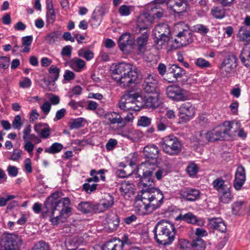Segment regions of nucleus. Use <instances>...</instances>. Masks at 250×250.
Here are the masks:
<instances>
[{
    "label": "nucleus",
    "instance_id": "nucleus-44",
    "mask_svg": "<svg viewBox=\"0 0 250 250\" xmlns=\"http://www.w3.org/2000/svg\"><path fill=\"white\" fill-rule=\"evenodd\" d=\"M107 222L108 228L110 229L113 230L116 229L119 226L120 219L117 216L114 215L111 218H108Z\"/></svg>",
    "mask_w": 250,
    "mask_h": 250
},
{
    "label": "nucleus",
    "instance_id": "nucleus-52",
    "mask_svg": "<svg viewBox=\"0 0 250 250\" xmlns=\"http://www.w3.org/2000/svg\"><path fill=\"white\" fill-rule=\"evenodd\" d=\"M97 184H93L90 185L89 183H85L83 186V190L87 193L90 194L97 189Z\"/></svg>",
    "mask_w": 250,
    "mask_h": 250
},
{
    "label": "nucleus",
    "instance_id": "nucleus-62",
    "mask_svg": "<svg viewBox=\"0 0 250 250\" xmlns=\"http://www.w3.org/2000/svg\"><path fill=\"white\" fill-rule=\"evenodd\" d=\"M244 202L243 201H237L232 205V210L234 214H237L238 211L241 208Z\"/></svg>",
    "mask_w": 250,
    "mask_h": 250
},
{
    "label": "nucleus",
    "instance_id": "nucleus-25",
    "mask_svg": "<svg viewBox=\"0 0 250 250\" xmlns=\"http://www.w3.org/2000/svg\"><path fill=\"white\" fill-rule=\"evenodd\" d=\"M124 244L119 240H114L106 242L102 247V250H123Z\"/></svg>",
    "mask_w": 250,
    "mask_h": 250
},
{
    "label": "nucleus",
    "instance_id": "nucleus-51",
    "mask_svg": "<svg viewBox=\"0 0 250 250\" xmlns=\"http://www.w3.org/2000/svg\"><path fill=\"white\" fill-rule=\"evenodd\" d=\"M231 122L232 123V125L235 123L236 126L239 128L238 129V136L240 138H241L242 139H244L246 138L247 133L244 131V129L240 127L241 124L238 121H231Z\"/></svg>",
    "mask_w": 250,
    "mask_h": 250
},
{
    "label": "nucleus",
    "instance_id": "nucleus-6",
    "mask_svg": "<svg viewBox=\"0 0 250 250\" xmlns=\"http://www.w3.org/2000/svg\"><path fill=\"white\" fill-rule=\"evenodd\" d=\"M159 144L166 153L171 156H177L182 151V144L174 135L165 136L161 139Z\"/></svg>",
    "mask_w": 250,
    "mask_h": 250
},
{
    "label": "nucleus",
    "instance_id": "nucleus-13",
    "mask_svg": "<svg viewBox=\"0 0 250 250\" xmlns=\"http://www.w3.org/2000/svg\"><path fill=\"white\" fill-rule=\"evenodd\" d=\"M144 91L146 93L151 94L159 93L158 80L156 75H149L144 80L142 85Z\"/></svg>",
    "mask_w": 250,
    "mask_h": 250
},
{
    "label": "nucleus",
    "instance_id": "nucleus-37",
    "mask_svg": "<svg viewBox=\"0 0 250 250\" xmlns=\"http://www.w3.org/2000/svg\"><path fill=\"white\" fill-rule=\"evenodd\" d=\"M62 33L59 31H55L48 34L45 40L46 42L50 44H54L57 41V39L61 36Z\"/></svg>",
    "mask_w": 250,
    "mask_h": 250
},
{
    "label": "nucleus",
    "instance_id": "nucleus-4",
    "mask_svg": "<svg viewBox=\"0 0 250 250\" xmlns=\"http://www.w3.org/2000/svg\"><path fill=\"white\" fill-rule=\"evenodd\" d=\"M154 238L160 245L166 247L172 244L175 239V228L173 224L166 220H162L156 225Z\"/></svg>",
    "mask_w": 250,
    "mask_h": 250
},
{
    "label": "nucleus",
    "instance_id": "nucleus-28",
    "mask_svg": "<svg viewBox=\"0 0 250 250\" xmlns=\"http://www.w3.org/2000/svg\"><path fill=\"white\" fill-rule=\"evenodd\" d=\"M155 124L158 131H165L169 126V123L167 117L161 115L155 118Z\"/></svg>",
    "mask_w": 250,
    "mask_h": 250
},
{
    "label": "nucleus",
    "instance_id": "nucleus-50",
    "mask_svg": "<svg viewBox=\"0 0 250 250\" xmlns=\"http://www.w3.org/2000/svg\"><path fill=\"white\" fill-rule=\"evenodd\" d=\"M10 59L7 56L0 57V67L3 69H7L10 64Z\"/></svg>",
    "mask_w": 250,
    "mask_h": 250
},
{
    "label": "nucleus",
    "instance_id": "nucleus-39",
    "mask_svg": "<svg viewBox=\"0 0 250 250\" xmlns=\"http://www.w3.org/2000/svg\"><path fill=\"white\" fill-rule=\"evenodd\" d=\"M151 170H153V175H155L157 180H160L164 176L167 174V171L165 168L153 166L152 167H150Z\"/></svg>",
    "mask_w": 250,
    "mask_h": 250
},
{
    "label": "nucleus",
    "instance_id": "nucleus-61",
    "mask_svg": "<svg viewBox=\"0 0 250 250\" xmlns=\"http://www.w3.org/2000/svg\"><path fill=\"white\" fill-rule=\"evenodd\" d=\"M31 85V81L29 78L25 77L22 81L20 82V87L25 88L29 87Z\"/></svg>",
    "mask_w": 250,
    "mask_h": 250
},
{
    "label": "nucleus",
    "instance_id": "nucleus-56",
    "mask_svg": "<svg viewBox=\"0 0 250 250\" xmlns=\"http://www.w3.org/2000/svg\"><path fill=\"white\" fill-rule=\"evenodd\" d=\"M119 12L122 16H128L130 14L129 7L126 5H123L119 9Z\"/></svg>",
    "mask_w": 250,
    "mask_h": 250
},
{
    "label": "nucleus",
    "instance_id": "nucleus-58",
    "mask_svg": "<svg viewBox=\"0 0 250 250\" xmlns=\"http://www.w3.org/2000/svg\"><path fill=\"white\" fill-rule=\"evenodd\" d=\"M50 134V128L47 125L45 126L41 132L40 133L39 135L43 139H46L49 137Z\"/></svg>",
    "mask_w": 250,
    "mask_h": 250
},
{
    "label": "nucleus",
    "instance_id": "nucleus-18",
    "mask_svg": "<svg viewBox=\"0 0 250 250\" xmlns=\"http://www.w3.org/2000/svg\"><path fill=\"white\" fill-rule=\"evenodd\" d=\"M237 59L235 55L228 56L224 60L221 64L222 70L226 72L227 74L233 72L237 66Z\"/></svg>",
    "mask_w": 250,
    "mask_h": 250
},
{
    "label": "nucleus",
    "instance_id": "nucleus-35",
    "mask_svg": "<svg viewBox=\"0 0 250 250\" xmlns=\"http://www.w3.org/2000/svg\"><path fill=\"white\" fill-rule=\"evenodd\" d=\"M240 59L242 63L249 69H250V51L243 49L240 55Z\"/></svg>",
    "mask_w": 250,
    "mask_h": 250
},
{
    "label": "nucleus",
    "instance_id": "nucleus-7",
    "mask_svg": "<svg viewBox=\"0 0 250 250\" xmlns=\"http://www.w3.org/2000/svg\"><path fill=\"white\" fill-rule=\"evenodd\" d=\"M153 34L157 44L162 46L167 42L170 38V30L169 25L165 23H161L155 27Z\"/></svg>",
    "mask_w": 250,
    "mask_h": 250
},
{
    "label": "nucleus",
    "instance_id": "nucleus-26",
    "mask_svg": "<svg viewBox=\"0 0 250 250\" xmlns=\"http://www.w3.org/2000/svg\"><path fill=\"white\" fill-rule=\"evenodd\" d=\"M133 98H131V92H128L124 95L121 101L119 103V107L122 110L125 111H133V109H128L125 107V105H129V106H134V104L133 102Z\"/></svg>",
    "mask_w": 250,
    "mask_h": 250
},
{
    "label": "nucleus",
    "instance_id": "nucleus-38",
    "mask_svg": "<svg viewBox=\"0 0 250 250\" xmlns=\"http://www.w3.org/2000/svg\"><path fill=\"white\" fill-rule=\"evenodd\" d=\"M134 185L129 181H124L121 183L120 190L124 195L127 194L130 192H132L134 189Z\"/></svg>",
    "mask_w": 250,
    "mask_h": 250
},
{
    "label": "nucleus",
    "instance_id": "nucleus-47",
    "mask_svg": "<svg viewBox=\"0 0 250 250\" xmlns=\"http://www.w3.org/2000/svg\"><path fill=\"white\" fill-rule=\"evenodd\" d=\"M78 55L79 56L85 59L87 61H89L94 57L93 53L89 50H85L84 49H81L79 51Z\"/></svg>",
    "mask_w": 250,
    "mask_h": 250
},
{
    "label": "nucleus",
    "instance_id": "nucleus-54",
    "mask_svg": "<svg viewBox=\"0 0 250 250\" xmlns=\"http://www.w3.org/2000/svg\"><path fill=\"white\" fill-rule=\"evenodd\" d=\"M195 64L201 68L209 67L210 64L209 62L203 58H198L197 59Z\"/></svg>",
    "mask_w": 250,
    "mask_h": 250
},
{
    "label": "nucleus",
    "instance_id": "nucleus-3",
    "mask_svg": "<svg viewBox=\"0 0 250 250\" xmlns=\"http://www.w3.org/2000/svg\"><path fill=\"white\" fill-rule=\"evenodd\" d=\"M112 78L121 86L127 87L137 83L142 79L137 69L131 64L124 62L116 65L112 73Z\"/></svg>",
    "mask_w": 250,
    "mask_h": 250
},
{
    "label": "nucleus",
    "instance_id": "nucleus-8",
    "mask_svg": "<svg viewBox=\"0 0 250 250\" xmlns=\"http://www.w3.org/2000/svg\"><path fill=\"white\" fill-rule=\"evenodd\" d=\"M232 123L227 122L225 124L228 126L227 128H215L206 134V138L208 142H215L218 140H224L227 136L229 135L231 129L232 128Z\"/></svg>",
    "mask_w": 250,
    "mask_h": 250
},
{
    "label": "nucleus",
    "instance_id": "nucleus-40",
    "mask_svg": "<svg viewBox=\"0 0 250 250\" xmlns=\"http://www.w3.org/2000/svg\"><path fill=\"white\" fill-rule=\"evenodd\" d=\"M238 36L241 41L250 40V27H241L239 30Z\"/></svg>",
    "mask_w": 250,
    "mask_h": 250
},
{
    "label": "nucleus",
    "instance_id": "nucleus-23",
    "mask_svg": "<svg viewBox=\"0 0 250 250\" xmlns=\"http://www.w3.org/2000/svg\"><path fill=\"white\" fill-rule=\"evenodd\" d=\"M208 225L209 228L216 229L221 232L227 230V227L222 219L220 218H208Z\"/></svg>",
    "mask_w": 250,
    "mask_h": 250
},
{
    "label": "nucleus",
    "instance_id": "nucleus-53",
    "mask_svg": "<svg viewBox=\"0 0 250 250\" xmlns=\"http://www.w3.org/2000/svg\"><path fill=\"white\" fill-rule=\"evenodd\" d=\"M187 170L189 175L193 176L198 172V167L194 163L190 164L187 167Z\"/></svg>",
    "mask_w": 250,
    "mask_h": 250
},
{
    "label": "nucleus",
    "instance_id": "nucleus-2",
    "mask_svg": "<svg viewBox=\"0 0 250 250\" xmlns=\"http://www.w3.org/2000/svg\"><path fill=\"white\" fill-rule=\"evenodd\" d=\"M61 195V192H54L47 198L44 204L46 209L44 212L51 213L50 220L54 225L63 222L62 216L65 218L72 209L69 198L64 197L59 199Z\"/></svg>",
    "mask_w": 250,
    "mask_h": 250
},
{
    "label": "nucleus",
    "instance_id": "nucleus-9",
    "mask_svg": "<svg viewBox=\"0 0 250 250\" xmlns=\"http://www.w3.org/2000/svg\"><path fill=\"white\" fill-rule=\"evenodd\" d=\"M166 94L168 97L175 101H185L188 99L186 91L178 85L167 86L166 88Z\"/></svg>",
    "mask_w": 250,
    "mask_h": 250
},
{
    "label": "nucleus",
    "instance_id": "nucleus-49",
    "mask_svg": "<svg viewBox=\"0 0 250 250\" xmlns=\"http://www.w3.org/2000/svg\"><path fill=\"white\" fill-rule=\"evenodd\" d=\"M151 123V119L146 116H142L138 120L137 125L143 127L148 126Z\"/></svg>",
    "mask_w": 250,
    "mask_h": 250
},
{
    "label": "nucleus",
    "instance_id": "nucleus-57",
    "mask_svg": "<svg viewBox=\"0 0 250 250\" xmlns=\"http://www.w3.org/2000/svg\"><path fill=\"white\" fill-rule=\"evenodd\" d=\"M22 125L21 118L20 115H16L12 122V126L15 129H20Z\"/></svg>",
    "mask_w": 250,
    "mask_h": 250
},
{
    "label": "nucleus",
    "instance_id": "nucleus-63",
    "mask_svg": "<svg viewBox=\"0 0 250 250\" xmlns=\"http://www.w3.org/2000/svg\"><path fill=\"white\" fill-rule=\"evenodd\" d=\"M75 77V74L72 72L68 70H65L63 75L64 80L67 81H69L74 79Z\"/></svg>",
    "mask_w": 250,
    "mask_h": 250
},
{
    "label": "nucleus",
    "instance_id": "nucleus-24",
    "mask_svg": "<svg viewBox=\"0 0 250 250\" xmlns=\"http://www.w3.org/2000/svg\"><path fill=\"white\" fill-rule=\"evenodd\" d=\"M105 118L109 121L110 124L122 125L123 126L125 125L124 118L117 112H108L105 114Z\"/></svg>",
    "mask_w": 250,
    "mask_h": 250
},
{
    "label": "nucleus",
    "instance_id": "nucleus-14",
    "mask_svg": "<svg viewBox=\"0 0 250 250\" xmlns=\"http://www.w3.org/2000/svg\"><path fill=\"white\" fill-rule=\"evenodd\" d=\"M22 244L21 238L14 234H8L3 241L1 250H19V246Z\"/></svg>",
    "mask_w": 250,
    "mask_h": 250
},
{
    "label": "nucleus",
    "instance_id": "nucleus-20",
    "mask_svg": "<svg viewBox=\"0 0 250 250\" xmlns=\"http://www.w3.org/2000/svg\"><path fill=\"white\" fill-rule=\"evenodd\" d=\"M78 209L83 213H89L92 212H101L100 205H94L90 202H82L78 206Z\"/></svg>",
    "mask_w": 250,
    "mask_h": 250
},
{
    "label": "nucleus",
    "instance_id": "nucleus-48",
    "mask_svg": "<svg viewBox=\"0 0 250 250\" xmlns=\"http://www.w3.org/2000/svg\"><path fill=\"white\" fill-rule=\"evenodd\" d=\"M83 121L84 119L83 118H78L72 120L69 123V126L71 129L79 128L82 126Z\"/></svg>",
    "mask_w": 250,
    "mask_h": 250
},
{
    "label": "nucleus",
    "instance_id": "nucleus-60",
    "mask_svg": "<svg viewBox=\"0 0 250 250\" xmlns=\"http://www.w3.org/2000/svg\"><path fill=\"white\" fill-rule=\"evenodd\" d=\"M195 30L197 32L205 35L208 32L209 29L205 25L198 24L195 27Z\"/></svg>",
    "mask_w": 250,
    "mask_h": 250
},
{
    "label": "nucleus",
    "instance_id": "nucleus-45",
    "mask_svg": "<svg viewBox=\"0 0 250 250\" xmlns=\"http://www.w3.org/2000/svg\"><path fill=\"white\" fill-rule=\"evenodd\" d=\"M211 13L215 18L222 19L225 16V10L223 8L216 7L212 10Z\"/></svg>",
    "mask_w": 250,
    "mask_h": 250
},
{
    "label": "nucleus",
    "instance_id": "nucleus-43",
    "mask_svg": "<svg viewBox=\"0 0 250 250\" xmlns=\"http://www.w3.org/2000/svg\"><path fill=\"white\" fill-rule=\"evenodd\" d=\"M33 40L32 36H28L22 38V45L24 46L22 50L23 52H29L30 48V46L31 45Z\"/></svg>",
    "mask_w": 250,
    "mask_h": 250
},
{
    "label": "nucleus",
    "instance_id": "nucleus-29",
    "mask_svg": "<svg viewBox=\"0 0 250 250\" xmlns=\"http://www.w3.org/2000/svg\"><path fill=\"white\" fill-rule=\"evenodd\" d=\"M114 204V198L109 194H105L104 198L101 200L100 203V208L102 209L101 211L107 209L111 207Z\"/></svg>",
    "mask_w": 250,
    "mask_h": 250
},
{
    "label": "nucleus",
    "instance_id": "nucleus-41",
    "mask_svg": "<svg viewBox=\"0 0 250 250\" xmlns=\"http://www.w3.org/2000/svg\"><path fill=\"white\" fill-rule=\"evenodd\" d=\"M190 245L195 250H204L206 248L205 243L202 239L199 237L193 239Z\"/></svg>",
    "mask_w": 250,
    "mask_h": 250
},
{
    "label": "nucleus",
    "instance_id": "nucleus-5",
    "mask_svg": "<svg viewBox=\"0 0 250 250\" xmlns=\"http://www.w3.org/2000/svg\"><path fill=\"white\" fill-rule=\"evenodd\" d=\"M165 3H159L157 0L151 5L148 12L142 15L138 19V27L140 30H146L151 26L154 19H160L164 16V9L161 5Z\"/></svg>",
    "mask_w": 250,
    "mask_h": 250
},
{
    "label": "nucleus",
    "instance_id": "nucleus-27",
    "mask_svg": "<svg viewBox=\"0 0 250 250\" xmlns=\"http://www.w3.org/2000/svg\"><path fill=\"white\" fill-rule=\"evenodd\" d=\"M149 34L147 31L145 32L137 39L138 53H144L146 50V46L147 44Z\"/></svg>",
    "mask_w": 250,
    "mask_h": 250
},
{
    "label": "nucleus",
    "instance_id": "nucleus-64",
    "mask_svg": "<svg viewBox=\"0 0 250 250\" xmlns=\"http://www.w3.org/2000/svg\"><path fill=\"white\" fill-rule=\"evenodd\" d=\"M7 171L10 176L16 177L18 175V169L15 166H9L7 167Z\"/></svg>",
    "mask_w": 250,
    "mask_h": 250
},
{
    "label": "nucleus",
    "instance_id": "nucleus-15",
    "mask_svg": "<svg viewBox=\"0 0 250 250\" xmlns=\"http://www.w3.org/2000/svg\"><path fill=\"white\" fill-rule=\"evenodd\" d=\"M135 39L129 33H125L118 39V44L121 50L125 51L128 47L133 48L135 45Z\"/></svg>",
    "mask_w": 250,
    "mask_h": 250
},
{
    "label": "nucleus",
    "instance_id": "nucleus-30",
    "mask_svg": "<svg viewBox=\"0 0 250 250\" xmlns=\"http://www.w3.org/2000/svg\"><path fill=\"white\" fill-rule=\"evenodd\" d=\"M219 200L223 204H228L232 200L233 196L231 194L230 188L225 189L218 193Z\"/></svg>",
    "mask_w": 250,
    "mask_h": 250
},
{
    "label": "nucleus",
    "instance_id": "nucleus-42",
    "mask_svg": "<svg viewBox=\"0 0 250 250\" xmlns=\"http://www.w3.org/2000/svg\"><path fill=\"white\" fill-rule=\"evenodd\" d=\"M63 148L62 144L59 143H53L49 147L45 149L44 151L50 154H55L60 152Z\"/></svg>",
    "mask_w": 250,
    "mask_h": 250
},
{
    "label": "nucleus",
    "instance_id": "nucleus-1",
    "mask_svg": "<svg viewBox=\"0 0 250 250\" xmlns=\"http://www.w3.org/2000/svg\"><path fill=\"white\" fill-rule=\"evenodd\" d=\"M142 166H140L138 170V174L140 177L139 184L146 188L141 197L136 199L135 204L136 207L143 208L148 214L160 207L163 202L164 195L159 189L150 187L154 184L153 170L148 168L146 170L143 169L142 171Z\"/></svg>",
    "mask_w": 250,
    "mask_h": 250
},
{
    "label": "nucleus",
    "instance_id": "nucleus-31",
    "mask_svg": "<svg viewBox=\"0 0 250 250\" xmlns=\"http://www.w3.org/2000/svg\"><path fill=\"white\" fill-rule=\"evenodd\" d=\"M225 181L221 178H217L212 182V186L215 190L219 192L229 188H231L230 186H228L225 184Z\"/></svg>",
    "mask_w": 250,
    "mask_h": 250
},
{
    "label": "nucleus",
    "instance_id": "nucleus-16",
    "mask_svg": "<svg viewBox=\"0 0 250 250\" xmlns=\"http://www.w3.org/2000/svg\"><path fill=\"white\" fill-rule=\"evenodd\" d=\"M145 108L155 109L159 107L162 102L160 100V93H153L144 97Z\"/></svg>",
    "mask_w": 250,
    "mask_h": 250
},
{
    "label": "nucleus",
    "instance_id": "nucleus-36",
    "mask_svg": "<svg viewBox=\"0 0 250 250\" xmlns=\"http://www.w3.org/2000/svg\"><path fill=\"white\" fill-rule=\"evenodd\" d=\"M81 244L80 240L77 237H73L65 242V246L67 250H77Z\"/></svg>",
    "mask_w": 250,
    "mask_h": 250
},
{
    "label": "nucleus",
    "instance_id": "nucleus-32",
    "mask_svg": "<svg viewBox=\"0 0 250 250\" xmlns=\"http://www.w3.org/2000/svg\"><path fill=\"white\" fill-rule=\"evenodd\" d=\"M31 131V126L28 125L24 129L23 133V139L24 141H37L38 143L41 142L40 139L35 134L30 133Z\"/></svg>",
    "mask_w": 250,
    "mask_h": 250
},
{
    "label": "nucleus",
    "instance_id": "nucleus-21",
    "mask_svg": "<svg viewBox=\"0 0 250 250\" xmlns=\"http://www.w3.org/2000/svg\"><path fill=\"white\" fill-rule=\"evenodd\" d=\"M180 196L189 201H194L200 197V191L195 188H186L180 191Z\"/></svg>",
    "mask_w": 250,
    "mask_h": 250
},
{
    "label": "nucleus",
    "instance_id": "nucleus-22",
    "mask_svg": "<svg viewBox=\"0 0 250 250\" xmlns=\"http://www.w3.org/2000/svg\"><path fill=\"white\" fill-rule=\"evenodd\" d=\"M131 98H133V102L134 104V106H129V105H125V107L128 109H133V111H139L142 108H145V99L144 97L141 96L136 92L132 93L131 92Z\"/></svg>",
    "mask_w": 250,
    "mask_h": 250
},
{
    "label": "nucleus",
    "instance_id": "nucleus-33",
    "mask_svg": "<svg viewBox=\"0 0 250 250\" xmlns=\"http://www.w3.org/2000/svg\"><path fill=\"white\" fill-rule=\"evenodd\" d=\"M48 72L49 76L48 82V83H50L51 82H55L58 80L59 77L60 69L56 65H52L48 69Z\"/></svg>",
    "mask_w": 250,
    "mask_h": 250
},
{
    "label": "nucleus",
    "instance_id": "nucleus-34",
    "mask_svg": "<svg viewBox=\"0 0 250 250\" xmlns=\"http://www.w3.org/2000/svg\"><path fill=\"white\" fill-rule=\"evenodd\" d=\"M176 220H183L188 223L195 224L197 222V218L191 212H188L184 215L180 214L176 218Z\"/></svg>",
    "mask_w": 250,
    "mask_h": 250
},
{
    "label": "nucleus",
    "instance_id": "nucleus-46",
    "mask_svg": "<svg viewBox=\"0 0 250 250\" xmlns=\"http://www.w3.org/2000/svg\"><path fill=\"white\" fill-rule=\"evenodd\" d=\"M32 250H50V248L48 243L40 241L35 244Z\"/></svg>",
    "mask_w": 250,
    "mask_h": 250
},
{
    "label": "nucleus",
    "instance_id": "nucleus-17",
    "mask_svg": "<svg viewBox=\"0 0 250 250\" xmlns=\"http://www.w3.org/2000/svg\"><path fill=\"white\" fill-rule=\"evenodd\" d=\"M246 181V173L245 168L242 166H239L235 174V179L233 181V187L239 190L242 188Z\"/></svg>",
    "mask_w": 250,
    "mask_h": 250
},
{
    "label": "nucleus",
    "instance_id": "nucleus-59",
    "mask_svg": "<svg viewBox=\"0 0 250 250\" xmlns=\"http://www.w3.org/2000/svg\"><path fill=\"white\" fill-rule=\"evenodd\" d=\"M71 65H75L79 69H82L85 66V62L83 60L81 59L76 58L73 60Z\"/></svg>",
    "mask_w": 250,
    "mask_h": 250
},
{
    "label": "nucleus",
    "instance_id": "nucleus-19",
    "mask_svg": "<svg viewBox=\"0 0 250 250\" xmlns=\"http://www.w3.org/2000/svg\"><path fill=\"white\" fill-rule=\"evenodd\" d=\"M160 150L158 146L154 145H149L144 148L143 154L146 159L152 160L153 163L157 161L159 157Z\"/></svg>",
    "mask_w": 250,
    "mask_h": 250
},
{
    "label": "nucleus",
    "instance_id": "nucleus-10",
    "mask_svg": "<svg viewBox=\"0 0 250 250\" xmlns=\"http://www.w3.org/2000/svg\"><path fill=\"white\" fill-rule=\"evenodd\" d=\"M159 3H166L168 8L175 13L181 14L186 10L187 2L185 0H157Z\"/></svg>",
    "mask_w": 250,
    "mask_h": 250
},
{
    "label": "nucleus",
    "instance_id": "nucleus-11",
    "mask_svg": "<svg viewBox=\"0 0 250 250\" xmlns=\"http://www.w3.org/2000/svg\"><path fill=\"white\" fill-rule=\"evenodd\" d=\"M179 116L182 122L188 121L195 114L194 106L190 102L182 104L178 108Z\"/></svg>",
    "mask_w": 250,
    "mask_h": 250
},
{
    "label": "nucleus",
    "instance_id": "nucleus-12",
    "mask_svg": "<svg viewBox=\"0 0 250 250\" xmlns=\"http://www.w3.org/2000/svg\"><path fill=\"white\" fill-rule=\"evenodd\" d=\"M192 42V34L188 26H186L182 31H180L177 35V38L174 40V42L177 44L176 48L186 46Z\"/></svg>",
    "mask_w": 250,
    "mask_h": 250
},
{
    "label": "nucleus",
    "instance_id": "nucleus-55",
    "mask_svg": "<svg viewBox=\"0 0 250 250\" xmlns=\"http://www.w3.org/2000/svg\"><path fill=\"white\" fill-rule=\"evenodd\" d=\"M46 18L47 21L50 23H53L55 21L56 14L55 13L54 9L47 10L46 13Z\"/></svg>",
    "mask_w": 250,
    "mask_h": 250
}]
</instances>
